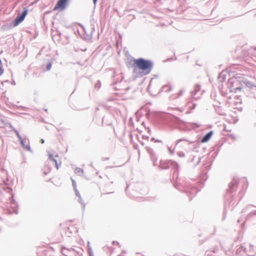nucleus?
<instances>
[{
  "mask_svg": "<svg viewBox=\"0 0 256 256\" xmlns=\"http://www.w3.org/2000/svg\"><path fill=\"white\" fill-rule=\"evenodd\" d=\"M132 76L136 79L150 73L152 69V62L142 58L134 59L132 61Z\"/></svg>",
  "mask_w": 256,
  "mask_h": 256,
  "instance_id": "nucleus-1",
  "label": "nucleus"
},
{
  "mask_svg": "<svg viewBox=\"0 0 256 256\" xmlns=\"http://www.w3.org/2000/svg\"><path fill=\"white\" fill-rule=\"evenodd\" d=\"M28 10L26 9L20 15H18L16 16L14 22V26H17L24 20L28 14Z\"/></svg>",
  "mask_w": 256,
  "mask_h": 256,
  "instance_id": "nucleus-2",
  "label": "nucleus"
},
{
  "mask_svg": "<svg viewBox=\"0 0 256 256\" xmlns=\"http://www.w3.org/2000/svg\"><path fill=\"white\" fill-rule=\"evenodd\" d=\"M67 1L68 0H59L54 10H55L60 8L64 9L65 8Z\"/></svg>",
  "mask_w": 256,
  "mask_h": 256,
  "instance_id": "nucleus-3",
  "label": "nucleus"
},
{
  "mask_svg": "<svg viewBox=\"0 0 256 256\" xmlns=\"http://www.w3.org/2000/svg\"><path fill=\"white\" fill-rule=\"evenodd\" d=\"M48 158L52 162L54 163L55 166L57 169L58 168V162L57 158H58V155L55 156L54 157L52 154H48Z\"/></svg>",
  "mask_w": 256,
  "mask_h": 256,
  "instance_id": "nucleus-4",
  "label": "nucleus"
},
{
  "mask_svg": "<svg viewBox=\"0 0 256 256\" xmlns=\"http://www.w3.org/2000/svg\"><path fill=\"white\" fill-rule=\"evenodd\" d=\"M232 82L234 84H240V86H237V87H234L232 88V91L234 92H236L237 90H242V88L241 87V86H242V82H240L239 80H234Z\"/></svg>",
  "mask_w": 256,
  "mask_h": 256,
  "instance_id": "nucleus-5",
  "label": "nucleus"
},
{
  "mask_svg": "<svg viewBox=\"0 0 256 256\" xmlns=\"http://www.w3.org/2000/svg\"><path fill=\"white\" fill-rule=\"evenodd\" d=\"M212 132H208L203 137L202 140H201V142L202 143H204L209 140L212 135Z\"/></svg>",
  "mask_w": 256,
  "mask_h": 256,
  "instance_id": "nucleus-6",
  "label": "nucleus"
},
{
  "mask_svg": "<svg viewBox=\"0 0 256 256\" xmlns=\"http://www.w3.org/2000/svg\"><path fill=\"white\" fill-rule=\"evenodd\" d=\"M171 88L172 87L170 85H165L162 87V90L165 92H169Z\"/></svg>",
  "mask_w": 256,
  "mask_h": 256,
  "instance_id": "nucleus-7",
  "label": "nucleus"
},
{
  "mask_svg": "<svg viewBox=\"0 0 256 256\" xmlns=\"http://www.w3.org/2000/svg\"><path fill=\"white\" fill-rule=\"evenodd\" d=\"M14 132L16 133V134L17 136L18 137V138H19V140H21L22 138V137L20 136V135L18 131L16 130H14Z\"/></svg>",
  "mask_w": 256,
  "mask_h": 256,
  "instance_id": "nucleus-8",
  "label": "nucleus"
},
{
  "mask_svg": "<svg viewBox=\"0 0 256 256\" xmlns=\"http://www.w3.org/2000/svg\"><path fill=\"white\" fill-rule=\"evenodd\" d=\"M52 68V63H49L47 66H46V70H50Z\"/></svg>",
  "mask_w": 256,
  "mask_h": 256,
  "instance_id": "nucleus-9",
  "label": "nucleus"
},
{
  "mask_svg": "<svg viewBox=\"0 0 256 256\" xmlns=\"http://www.w3.org/2000/svg\"><path fill=\"white\" fill-rule=\"evenodd\" d=\"M112 244L114 245V246H118L119 245V244L118 242H114V241L112 242Z\"/></svg>",
  "mask_w": 256,
  "mask_h": 256,
  "instance_id": "nucleus-10",
  "label": "nucleus"
},
{
  "mask_svg": "<svg viewBox=\"0 0 256 256\" xmlns=\"http://www.w3.org/2000/svg\"><path fill=\"white\" fill-rule=\"evenodd\" d=\"M4 72V70L0 66V76H1Z\"/></svg>",
  "mask_w": 256,
  "mask_h": 256,
  "instance_id": "nucleus-11",
  "label": "nucleus"
},
{
  "mask_svg": "<svg viewBox=\"0 0 256 256\" xmlns=\"http://www.w3.org/2000/svg\"><path fill=\"white\" fill-rule=\"evenodd\" d=\"M20 140V143L21 144H22V146H24V140H22V138H21V140Z\"/></svg>",
  "mask_w": 256,
  "mask_h": 256,
  "instance_id": "nucleus-12",
  "label": "nucleus"
},
{
  "mask_svg": "<svg viewBox=\"0 0 256 256\" xmlns=\"http://www.w3.org/2000/svg\"><path fill=\"white\" fill-rule=\"evenodd\" d=\"M182 91H180V92H179V95H180H180H182Z\"/></svg>",
  "mask_w": 256,
  "mask_h": 256,
  "instance_id": "nucleus-13",
  "label": "nucleus"
},
{
  "mask_svg": "<svg viewBox=\"0 0 256 256\" xmlns=\"http://www.w3.org/2000/svg\"><path fill=\"white\" fill-rule=\"evenodd\" d=\"M96 1H97V0H93L94 3V4H96Z\"/></svg>",
  "mask_w": 256,
  "mask_h": 256,
  "instance_id": "nucleus-14",
  "label": "nucleus"
},
{
  "mask_svg": "<svg viewBox=\"0 0 256 256\" xmlns=\"http://www.w3.org/2000/svg\"><path fill=\"white\" fill-rule=\"evenodd\" d=\"M194 104L193 106L191 107V109H193L194 108Z\"/></svg>",
  "mask_w": 256,
  "mask_h": 256,
  "instance_id": "nucleus-15",
  "label": "nucleus"
},
{
  "mask_svg": "<svg viewBox=\"0 0 256 256\" xmlns=\"http://www.w3.org/2000/svg\"><path fill=\"white\" fill-rule=\"evenodd\" d=\"M41 142H42V144H43L44 142V140H41Z\"/></svg>",
  "mask_w": 256,
  "mask_h": 256,
  "instance_id": "nucleus-16",
  "label": "nucleus"
},
{
  "mask_svg": "<svg viewBox=\"0 0 256 256\" xmlns=\"http://www.w3.org/2000/svg\"><path fill=\"white\" fill-rule=\"evenodd\" d=\"M0 64H2V62H1L0 60Z\"/></svg>",
  "mask_w": 256,
  "mask_h": 256,
  "instance_id": "nucleus-17",
  "label": "nucleus"
},
{
  "mask_svg": "<svg viewBox=\"0 0 256 256\" xmlns=\"http://www.w3.org/2000/svg\"><path fill=\"white\" fill-rule=\"evenodd\" d=\"M81 170L80 168L78 169V171L80 172Z\"/></svg>",
  "mask_w": 256,
  "mask_h": 256,
  "instance_id": "nucleus-18",
  "label": "nucleus"
},
{
  "mask_svg": "<svg viewBox=\"0 0 256 256\" xmlns=\"http://www.w3.org/2000/svg\"><path fill=\"white\" fill-rule=\"evenodd\" d=\"M122 256V255H120V256Z\"/></svg>",
  "mask_w": 256,
  "mask_h": 256,
  "instance_id": "nucleus-19",
  "label": "nucleus"
}]
</instances>
